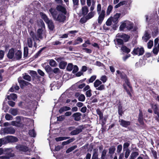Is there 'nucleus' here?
<instances>
[{"mask_svg": "<svg viewBox=\"0 0 159 159\" xmlns=\"http://www.w3.org/2000/svg\"><path fill=\"white\" fill-rule=\"evenodd\" d=\"M95 14V12L94 11H90L86 16V18L88 20L90 19L94 16Z\"/></svg>", "mask_w": 159, "mask_h": 159, "instance_id": "nucleus-25", "label": "nucleus"}, {"mask_svg": "<svg viewBox=\"0 0 159 159\" xmlns=\"http://www.w3.org/2000/svg\"><path fill=\"white\" fill-rule=\"evenodd\" d=\"M82 50L84 51L85 52L88 53H91L92 52V50L89 48H82Z\"/></svg>", "mask_w": 159, "mask_h": 159, "instance_id": "nucleus-61", "label": "nucleus"}, {"mask_svg": "<svg viewBox=\"0 0 159 159\" xmlns=\"http://www.w3.org/2000/svg\"><path fill=\"white\" fill-rule=\"evenodd\" d=\"M102 84V82L98 80H97L94 83V86L96 88Z\"/></svg>", "mask_w": 159, "mask_h": 159, "instance_id": "nucleus-32", "label": "nucleus"}, {"mask_svg": "<svg viewBox=\"0 0 159 159\" xmlns=\"http://www.w3.org/2000/svg\"><path fill=\"white\" fill-rule=\"evenodd\" d=\"M112 9L113 7L112 5H110L108 6L107 11V15H109L110 14Z\"/></svg>", "mask_w": 159, "mask_h": 159, "instance_id": "nucleus-41", "label": "nucleus"}, {"mask_svg": "<svg viewBox=\"0 0 159 159\" xmlns=\"http://www.w3.org/2000/svg\"><path fill=\"white\" fill-rule=\"evenodd\" d=\"M97 114L99 116L100 119H102L103 117V114L99 109H97L96 110Z\"/></svg>", "mask_w": 159, "mask_h": 159, "instance_id": "nucleus-48", "label": "nucleus"}, {"mask_svg": "<svg viewBox=\"0 0 159 159\" xmlns=\"http://www.w3.org/2000/svg\"><path fill=\"white\" fill-rule=\"evenodd\" d=\"M121 14L120 13H116L113 17H111L112 20V21L115 24H116L118 21V19L120 16Z\"/></svg>", "mask_w": 159, "mask_h": 159, "instance_id": "nucleus-12", "label": "nucleus"}, {"mask_svg": "<svg viewBox=\"0 0 159 159\" xmlns=\"http://www.w3.org/2000/svg\"><path fill=\"white\" fill-rule=\"evenodd\" d=\"M121 50L124 52L128 53L130 51V50L129 48H127L125 46H123L121 48Z\"/></svg>", "mask_w": 159, "mask_h": 159, "instance_id": "nucleus-36", "label": "nucleus"}, {"mask_svg": "<svg viewBox=\"0 0 159 159\" xmlns=\"http://www.w3.org/2000/svg\"><path fill=\"white\" fill-rule=\"evenodd\" d=\"M42 30L41 29H39L37 31V35H36L34 32L31 31L30 33V36L31 38L29 37L27 39V44L29 47L32 48L33 46V42L32 38L34 41V47L36 48L37 47L36 43L35 42L36 40H39V39H41L43 37L42 36Z\"/></svg>", "mask_w": 159, "mask_h": 159, "instance_id": "nucleus-1", "label": "nucleus"}, {"mask_svg": "<svg viewBox=\"0 0 159 159\" xmlns=\"http://www.w3.org/2000/svg\"><path fill=\"white\" fill-rule=\"evenodd\" d=\"M129 146V143L128 142L125 143L123 146V150H127V149H129L128 148Z\"/></svg>", "mask_w": 159, "mask_h": 159, "instance_id": "nucleus-53", "label": "nucleus"}, {"mask_svg": "<svg viewBox=\"0 0 159 159\" xmlns=\"http://www.w3.org/2000/svg\"><path fill=\"white\" fill-rule=\"evenodd\" d=\"M46 23L48 24L49 29L51 30H53L54 28V26L52 20H49Z\"/></svg>", "mask_w": 159, "mask_h": 159, "instance_id": "nucleus-20", "label": "nucleus"}, {"mask_svg": "<svg viewBox=\"0 0 159 159\" xmlns=\"http://www.w3.org/2000/svg\"><path fill=\"white\" fill-rule=\"evenodd\" d=\"M6 143L10 142H16L18 141V139L16 137L11 136H8L5 137L4 139Z\"/></svg>", "mask_w": 159, "mask_h": 159, "instance_id": "nucleus-7", "label": "nucleus"}, {"mask_svg": "<svg viewBox=\"0 0 159 159\" xmlns=\"http://www.w3.org/2000/svg\"><path fill=\"white\" fill-rule=\"evenodd\" d=\"M90 103H95L97 102H98V100L97 99L95 98V96H92L91 98H90Z\"/></svg>", "mask_w": 159, "mask_h": 159, "instance_id": "nucleus-56", "label": "nucleus"}, {"mask_svg": "<svg viewBox=\"0 0 159 159\" xmlns=\"http://www.w3.org/2000/svg\"><path fill=\"white\" fill-rule=\"evenodd\" d=\"M151 107L153 109V111L155 113H157L158 111V108L156 104L153 105L151 104Z\"/></svg>", "mask_w": 159, "mask_h": 159, "instance_id": "nucleus-44", "label": "nucleus"}, {"mask_svg": "<svg viewBox=\"0 0 159 159\" xmlns=\"http://www.w3.org/2000/svg\"><path fill=\"white\" fill-rule=\"evenodd\" d=\"M23 78L26 80L28 81H30L31 80V77L29 75L25 74V75L23 76Z\"/></svg>", "mask_w": 159, "mask_h": 159, "instance_id": "nucleus-54", "label": "nucleus"}, {"mask_svg": "<svg viewBox=\"0 0 159 159\" xmlns=\"http://www.w3.org/2000/svg\"><path fill=\"white\" fill-rule=\"evenodd\" d=\"M116 150V148L114 146H112L109 149V153L110 155H112L114 153Z\"/></svg>", "mask_w": 159, "mask_h": 159, "instance_id": "nucleus-40", "label": "nucleus"}, {"mask_svg": "<svg viewBox=\"0 0 159 159\" xmlns=\"http://www.w3.org/2000/svg\"><path fill=\"white\" fill-rule=\"evenodd\" d=\"M122 149V146L121 144L119 145L117 147L116 152L118 153H120Z\"/></svg>", "mask_w": 159, "mask_h": 159, "instance_id": "nucleus-58", "label": "nucleus"}, {"mask_svg": "<svg viewBox=\"0 0 159 159\" xmlns=\"http://www.w3.org/2000/svg\"><path fill=\"white\" fill-rule=\"evenodd\" d=\"M81 10L82 14L84 16L86 15L89 12L88 8L86 6L83 7L82 8Z\"/></svg>", "mask_w": 159, "mask_h": 159, "instance_id": "nucleus-21", "label": "nucleus"}, {"mask_svg": "<svg viewBox=\"0 0 159 159\" xmlns=\"http://www.w3.org/2000/svg\"><path fill=\"white\" fill-rule=\"evenodd\" d=\"M57 10L55 8H51L49 10V11L52 15L53 19H54L55 17L57 16Z\"/></svg>", "mask_w": 159, "mask_h": 159, "instance_id": "nucleus-14", "label": "nucleus"}, {"mask_svg": "<svg viewBox=\"0 0 159 159\" xmlns=\"http://www.w3.org/2000/svg\"><path fill=\"white\" fill-rule=\"evenodd\" d=\"M66 15L64 14L59 13L57 16L55 17L54 20L59 22L63 23L66 20Z\"/></svg>", "mask_w": 159, "mask_h": 159, "instance_id": "nucleus-4", "label": "nucleus"}, {"mask_svg": "<svg viewBox=\"0 0 159 159\" xmlns=\"http://www.w3.org/2000/svg\"><path fill=\"white\" fill-rule=\"evenodd\" d=\"M150 38V35L147 32L145 33L144 36L143 37V39L145 42H146Z\"/></svg>", "mask_w": 159, "mask_h": 159, "instance_id": "nucleus-39", "label": "nucleus"}, {"mask_svg": "<svg viewBox=\"0 0 159 159\" xmlns=\"http://www.w3.org/2000/svg\"><path fill=\"white\" fill-rule=\"evenodd\" d=\"M18 82L20 85L21 87L22 88L25 86L30 84V83L26 82L24 80H19Z\"/></svg>", "mask_w": 159, "mask_h": 159, "instance_id": "nucleus-18", "label": "nucleus"}, {"mask_svg": "<svg viewBox=\"0 0 159 159\" xmlns=\"http://www.w3.org/2000/svg\"><path fill=\"white\" fill-rule=\"evenodd\" d=\"M112 20L110 17L107 20L106 22V25L107 26H110L112 24Z\"/></svg>", "mask_w": 159, "mask_h": 159, "instance_id": "nucleus-52", "label": "nucleus"}, {"mask_svg": "<svg viewBox=\"0 0 159 159\" xmlns=\"http://www.w3.org/2000/svg\"><path fill=\"white\" fill-rule=\"evenodd\" d=\"M70 137H60L55 138V140L57 141H60L64 140L69 139Z\"/></svg>", "mask_w": 159, "mask_h": 159, "instance_id": "nucleus-37", "label": "nucleus"}, {"mask_svg": "<svg viewBox=\"0 0 159 159\" xmlns=\"http://www.w3.org/2000/svg\"><path fill=\"white\" fill-rule=\"evenodd\" d=\"M144 51V50L143 48L138 47L134 49L132 53L140 56L142 55L143 54Z\"/></svg>", "mask_w": 159, "mask_h": 159, "instance_id": "nucleus-5", "label": "nucleus"}, {"mask_svg": "<svg viewBox=\"0 0 159 159\" xmlns=\"http://www.w3.org/2000/svg\"><path fill=\"white\" fill-rule=\"evenodd\" d=\"M148 48H151L153 45V42L152 41L150 40L148 43Z\"/></svg>", "mask_w": 159, "mask_h": 159, "instance_id": "nucleus-63", "label": "nucleus"}, {"mask_svg": "<svg viewBox=\"0 0 159 159\" xmlns=\"http://www.w3.org/2000/svg\"><path fill=\"white\" fill-rule=\"evenodd\" d=\"M56 9L59 11H60L64 14H66V9L64 7L61 5H57L56 7Z\"/></svg>", "mask_w": 159, "mask_h": 159, "instance_id": "nucleus-13", "label": "nucleus"}, {"mask_svg": "<svg viewBox=\"0 0 159 159\" xmlns=\"http://www.w3.org/2000/svg\"><path fill=\"white\" fill-rule=\"evenodd\" d=\"M125 84L128 86L129 88V90H128L125 86V84H124V88L126 90L128 94L130 96H131V94L130 92V91H132V88L130 84V83L129 82V80L127 79H125Z\"/></svg>", "mask_w": 159, "mask_h": 159, "instance_id": "nucleus-9", "label": "nucleus"}, {"mask_svg": "<svg viewBox=\"0 0 159 159\" xmlns=\"http://www.w3.org/2000/svg\"><path fill=\"white\" fill-rule=\"evenodd\" d=\"M19 89V87L17 85L13 86L11 88L9 89L11 92H14L15 90H17Z\"/></svg>", "mask_w": 159, "mask_h": 159, "instance_id": "nucleus-42", "label": "nucleus"}, {"mask_svg": "<svg viewBox=\"0 0 159 159\" xmlns=\"http://www.w3.org/2000/svg\"><path fill=\"white\" fill-rule=\"evenodd\" d=\"M49 64L52 67H55L57 65L56 61L53 59H51L49 60Z\"/></svg>", "mask_w": 159, "mask_h": 159, "instance_id": "nucleus-35", "label": "nucleus"}, {"mask_svg": "<svg viewBox=\"0 0 159 159\" xmlns=\"http://www.w3.org/2000/svg\"><path fill=\"white\" fill-rule=\"evenodd\" d=\"M67 63L63 61H61L59 64V67L61 69H64L67 65Z\"/></svg>", "mask_w": 159, "mask_h": 159, "instance_id": "nucleus-33", "label": "nucleus"}, {"mask_svg": "<svg viewBox=\"0 0 159 159\" xmlns=\"http://www.w3.org/2000/svg\"><path fill=\"white\" fill-rule=\"evenodd\" d=\"M75 96L76 98H78L79 101L84 102L85 100V97L84 95L82 94H80L79 93H76L75 94Z\"/></svg>", "mask_w": 159, "mask_h": 159, "instance_id": "nucleus-10", "label": "nucleus"}, {"mask_svg": "<svg viewBox=\"0 0 159 159\" xmlns=\"http://www.w3.org/2000/svg\"><path fill=\"white\" fill-rule=\"evenodd\" d=\"M6 119L7 120H12L13 118L12 116L8 114H7L5 116Z\"/></svg>", "mask_w": 159, "mask_h": 159, "instance_id": "nucleus-59", "label": "nucleus"}, {"mask_svg": "<svg viewBox=\"0 0 159 159\" xmlns=\"http://www.w3.org/2000/svg\"><path fill=\"white\" fill-rule=\"evenodd\" d=\"M14 55V50L13 48L10 49L7 54V57L9 59H12Z\"/></svg>", "mask_w": 159, "mask_h": 159, "instance_id": "nucleus-17", "label": "nucleus"}, {"mask_svg": "<svg viewBox=\"0 0 159 159\" xmlns=\"http://www.w3.org/2000/svg\"><path fill=\"white\" fill-rule=\"evenodd\" d=\"M119 122L121 126L125 127H127L130 124V122L129 121H126L123 119H120Z\"/></svg>", "mask_w": 159, "mask_h": 159, "instance_id": "nucleus-11", "label": "nucleus"}, {"mask_svg": "<svg viewBox=\"0 0 159 159\" xmlns=\"http://www.w3.org/2000/svg\"><path fill=\"white\" fill-rule=\"evenodd\" d=\"M4 132L7 134H13L15 132V129L12 128H6L4 129Z\"/></svg>", "mask_w": 159, "mask_h": 159, "instance_id": "nucleus-15", "label": "nucleus"}, {"mask_svg": "<svg viewBox=\"0 0 159 159\" xmlns=\"http://www.w3.org/2000/svg\"><path fill=\"white\" fill-rule=\"evenodd\" d=\"M116 75L117 76H119L122 78H124L125 77V74L121 71L119 70H117L116 71Z\"/></svg>", "mask_w": 159, "mask_h": 159, "instance_id": "nucleus-28", "label": "nucleus"}, {"mask_svg": "<svg viewBox=\"0 0 159 159\" xmlns=\"http://www.w3.org/2000/svg\"><path fill=\"white\" fill-rule=\"evenodd\" d=\"M105 86L104 84H101L96 89L99 90H102L105 89Z\"/></svg>", "mask_w": 159, "mask_h": 159, "instance_id": "nucleus-62", "label": "nucleus"}, {"mask_svg": "<svg viewBox=\"0 0 159 159\" xmlns=\"http://www.w3.org/2000/svg\"><path fill=\"white\" fill-rule=\"evenodd\" d=\"M117 36L118 37H122L125 40V42H126L128 41L129 38V36L126 34H124V35H122V34H117Z\"/></svg>", "mask_w": 159, "mask_h": 159, "instance_id": "nucleus-30", "label": "nucleus"}, {"mask_svg": "<svg viewBox=\"0 0 159 159\" xmlns=\"http://www.w3.org/2000/svg\"><path fill=\"white\" fill-rule=\"evenodd\" d=\"M107 151L104 149L102 152L101 159H104L105 156L106 155Z\"/></svg>", "mask_w": 159, "mask_h": 159, "instance_id": "nucleus-60", "label": "nucleus"}, {"mask_svg": "<svg viewBox=\"0 0 159 159\" xmlns=\"http://www.w3.org/2000/svg\"><path fill=\"white\" fill-rule=\"evenodd\" d=\"M101 10V5L98 4L97 6V11L99 15L98 21L99 24H101L105 16V12L104 10Z\"/></svg>", "mask_w": 159, "mask_h": 159, "instance_id": "nucleus-3", "label": "nucleus"}, {"mask_svg": "<svg viewBox=\"0 0 159 159\" xmlns=\"http://www.w3.org/2000/svg\"><path fill=\"white\" fill-rule=\"evenodd\" d=\"M139 155V153L136 152H132L128 159H135Z\"/></svg>", "mask_w": 159, "mask_h": 159, "instance_id": "nucleus-23", "label": "nucleus"}, {"mask_svg": "<svg viewBox=\"0 0 159 159\" xmlns=\"http://www.w3.org/2000/svg\"><path fill=\"white\" fill-rule=\"evenodd\" d=\"M107 76L105 75H103L101 77L100 80L102 81L103 83H104L107 81Z\"/></svg>", "mask_w": 159, "mask_h": 159, "instance_id": "nucleus-47", "label": "nucleus"}, {"mask_svg": "<svg viewBox=\"0 0 159 159\" xmlns=\"http://www.w3.org/2000/svg\"><path fill=\"white\" fill-rule=\"evenodd\" d=\"M40 15L41 16V18L43 19L45 22L48 21V20H49V19L45 14L43 12H40Z\"/></svg>", "mask_w": 159, "mask_h": 159, "instance_id": "nucleus-26", "label": "nucleus"}, {"mask_svg": "<svg viewBox=\"0 0 159 159\" xmlns=\"http://www.w3.org/2000/svg\"><path fill=\"white\" fill-rule=\"evenodd\" d=\"M16 148L20 151L24 152L29 151V149L28 147L22 145H18L16 146Z\"/></svg>", "mask_w": 159, "mask_h": 159, "instance_id": "nucleus-8", "label": "nucleus"}, {"mask_svg": "<svg viewBox=\"0 0 159 159\" xmlns=\"http://www.w3.org/2000/svg\"><path fill=\"white\" fill-rule=\"evenodd\" d=\"M28 53V49L27 47H25L24 48V55L25 57H27Z\"/></svg>", "mask_w": 159, "mask_h": 159, "instance_id": "nucleus-50", "label": "nucleus"}, {"mask_svg": "<svg viewBox=\"0 0 159 159\" xmlns=\"http://www.w3.org/2000/svg\"><path fill=\"white\" fill-rule=\"evenodd\" d=\"M29 133L31 137H34L36 136V134L34 129L30 130Z\"/></svg>", "mask_w": 159, "mask_h": 159, "instance_id": "nucleus-45", "label": "nucleus"}, {"mask_svg": "<svg viewBox=\"0 0 159 159\" xmlns=\"http://www.w3.org/2000/svg\"><path fill=\"white\" fill-rule=\"evenodd\" d=\"M14 154L13 153L8 154V156H2L0 157V159H10L9 157H12L14 156Z\"/></svg>", "mask_w": 159, "mask_h": 159, "instance_id": "nucleus-31", "label": "nucleus"}, {"mask_svg": "<svg viewBox=\"0 0 159 159\" xmlns=\"http://www.w3.org/2000/svg\"><path fill=\"white\" fill-rule=\"evenodd\" d=\"M159 51V43L157 47H155L152 50L153 53L155 55H157Z\"/></svg>", "mask_w": 159, "mask_h": 159, "instance_id": "nucleus-38", "label": "nucleus"}, {"mask_svg": "<svg viewBox=\"0 0 159 159\" xmlns=\"http://www.w3.org/2000/svg\"><path fill=\"white\" fill-rule=\"evenodd\" d=\"M73 65L71 63H69L66 67V69L69 71H71L73 69Z\"/></svg>", "mask_w": 159, "mask_h": 159, "instance_id": "nucleus-49", "label": "nucleus"}, {"mask_svg": "<svg viewBox=\"0 0 159 159\" xmlns=\"http://www.w3.org/2000/svg\"><path fill=\"white\" fill-rule=\"evenodd\" d=\"M96 75H93L92 76L89 80V83L93 82L96 79Z\"/></svg>", "mask_w": 159, "mask_h": 159, "instance_id": "nucleus-64", "label": "nucleus"}, {"mask_svg": "<svg viewBox=\"0 0 159 159\" xmlns=\"http://www.w3.org/2000/svg\"><path fill=\"white\" fill-rule=\"evenodd\" d=\"M84 127L83 125H80L77 128L75 129L72 131L70 133V134L71 135H77L81 133Z\"/></svg>", "mask_w": 159, "mask_h": 159, "instance_id": "nucleus-6", "label": "nucleus"}, {"mask_svg": "<svg viewBox=\"0 0 159 159\" xmlns=\"http://www.w3.org/2000/svg\"><path fill=\"white\" fill-rule=\"evenodd\" d=\"M17 98V96L14 93H11L10 95H8L7 97V98L8 100L12 99L15 100Z\"/></svg>", "mask_w": 159, "mask_h": 159, "instance_id": "nucleus-24", "label": "nucleus"}, {"mask_svg": "<svg viewBox=\"0 0 159 159\" xmlns=\"http://www.w3.org/2000/svg\"><path fill=\"white\" fill-rule=\"evenodd\" d=\"M21 52L20 50H18L15 53V56L17 59H20L21 57Z\"/></svg>", "mask_w": 159, "mask_h": 159, "instance_id": "nucleus-29", "label": "nucleus"}, {"mask_svg": "<svg viewBox=\"0 0 159 159\" xmlns=\"http://www.w3.org/2000/svg\"><path fill=\"white\" fill-rule=\"evenodd\" d=\"M139 121L140 123L141 124H143V114L142 112L141 111L139 110Z\"/></svg>", "mask_w": 159, "mask_h": 159, "instance_id": "nucleus-22", "label": "nucleus"}, {"mask_svg": "<svg viewBox=\"0 0 159 159\" xmlns=\"http://www.w3.org/2000/svg\"><path fill=\"white\" fill-rule=\"evenodd\" d=\"M9 112L14 116H15L18 114V110L16 109H11L9 111Z\"/></svg>", "mask_w": 159, "mask_h": 159, "instance_id": "nucleus-27", "label": "nucleus"}, {"mask_svg": "<svg viewBox=\"0 0 159 159\" xmlns=\"http://www.w3.org/2000/svg\"><path fill=\"white\" fill-rule=\"evenodd\" d=\"M77 147V146H74L68 148L66 151V153H68L71 152Z\"/></svg>", "mask_w": 159, "mask_h": 159, "instance_id": "nucleus-46", "label": "nucleus"}, {"mask_svg": "<svg viewBox=\"0 0 159 159\" xmlns=\"http://www.w3.org/2000/svg\"><path fill=\"white\" fill-rule=\"evenodd\" d=\"M126 3V2L125 1H122L120 2L119 3L116 4L114 7V8L116 9L120 7L121 6L124 5Z\"/></svg>", "mask_w": 159, "mask_h": 159, "instance_id": "nucleus-34", "label": "nucleus"}, {"mask_svg": "<svg viewBox=\"0 0 159 159\" xmlns=\"http://www.w3.org/2000/svg\"><path fill=\"white\" fill-rule=\"evenodd\" d=\"M123 151H125V158L126 159L128 158L129 156V155L130 151V150L129 149H127V150H123Z\"/></svg>", "mask_w": 159, "mask_h": 159, "instance_id": "nucleus-51", "label": "nucleus"}, {"mask_svg": "<svg viewBox=\"0 0 159 159\" xmlns=\"http://www.w3.org/2000/svg\"><path fill=\"white\" fill-rule=\"evenodd\" d=\"M81 115V114L79 112H76L73 114L72 116L74 118V119L76 121H79L80 118V116Z\"/></svg>", "mask_w": 159, "mask_h": 159, "instance_id": "nucleus-16", "label": "nucleus"}, {"mask_svg": "<svg viewBox=\"0 0 159 159\" xmlns=\"http://www.w3.org/2000/svg\"><path fill=\"white\" fill-rule=\"evenodd\" d=\"M70 109L71 108L69 107L64 106L60 108L59 111V112L60 114H61L63 112L66 111H69L70 110Z\"/></svg>", "mask_w": 159, "mask_h": 159, "instance_id": "nucleus-19", "label": "nucleus"}, {"mask_svg": "<svg viewBox=\"0 0 159 159\" xmlns=\"http://www.w3.org/2000/svg\"><path fill=\"white\" fill-rule=\"evenodd\" d=\"M73 141V139H70L69 140H67L66 141H64L62 143V144L63 145H66L68 144L69 143L72 142Z\"/></svg>", "mask_w": 159, "mask_h": 159, "instance_id": "nucleus-55", "label": "nucleus"}, {"mask_svg": "<svg viewBox=\"0 0 159 159\" xmlns=\"http://www.w3.org/2000/svg\"><path fill=\"white\" fill-rule=\"evenodd\" d=\"M53 72L57 74H59L60 73V70L59 68H54L52 70Z\"/></svg>", "mask_w": 159, "mask_h": 159, "instance_id": "nucleus-57", "label": "nucleus"}, {"mask_svg": "<svg viewBox=\"0 0 159 159\" xmlns=\"http://www.w3.org/2000/svg\"><path fill=\"white\" fill-rule=\"evenodd\" d=\"M118 113L119 115L120 116H122V114L123 113V109H122V107L120 105L118 106Z\"/></svg>", "mask_w": 159, "mask_h": 159, "instance_id": "nucleus-43", "label": "nucleus"}, {"mask_svg": "<svg viewBox=\"0 0 159 159\" xmlns=\"http://www.w3.org/2000/svg\"><path fill=\"white\" fill-rule=\"evenodd\" d=\"M133 27L134 23L132 22L126 20L121 23L119 30L121 31H123L125 29L129 31L133 28Z\"/></svg>", "mask_w": 159, "mask_h": 159, "instance_id": "nucleus-2", "label": "nucleus"}]
</instances>
